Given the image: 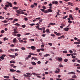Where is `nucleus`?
Listing matches in <instances>:
<instances>
[{"instance_id":"f257e3e1","label":"nucleus","mask_w":80,"mask_h":80,"mask_svg":"<svg viewBox=\"0 0 80 80\" xmlns=\"http://www.w3.org/2000/svg\"><path fill=\"white\" fill-rule=\"evenodd\" d=\"M21 9H19V10H17L16 12L18 13V14H24V12H23V10H22Z\"/></svg>"},{"instance_id":"f03ea898","label":"nucleus","mask_w":80,"mask_h":80,"mask_svg":"<svg viewBox=\"0 0 80 80\" xmlns=\"http://www.w3.org/2000/svg\"><path fill=\"white\" fill-rule=\"evenodd\" d=\"M55 59L58 60V62H62V60H63V59L61 57L59 58L58 57H56Z\"/></svg>"},{"instance_id":"7ed1b4c3","label":"nucleus","mask_w":80,"mask_h":80,"mask_svg":"<svg viewBox=\"0 0 80 80\" xmlns=\"http://www.w3.org/2000/svg\"><path fill=\"white\" fill-rule=\"evenodd\" d=\"M29 55H28V58H31V57H32V55H36L37 56V54H34L32 53H29Z\"/></svg>"},{"instance_id":"20e7f679","label":"nucleus","mask_w":80,"mask_h":80,"mask_svg":"<svg viewBox=\"0 0 80 80\" xmlns=\"http://www.w3.org/2000/svg\"><path fill=\"white\" fill-rule=\"evenodd\" d=\"M52 4H55V5H58V2L57 1H54L52 2Z\"/></svg>"},{"instance_id":"39448f33","label":"nucleus","mask_w":80,"mask_h":80,"mask_svg":"<svg viewBox=\"0 0 80 80\" xmlns=\"http://www.w3.org/2000/svg\"><path fill=\"white\" fill-rule=\"evenodd\" d=\"M5 7H4V8L5 10H7V8L9 7V6L8 5V4H6L5 5Z\"/></svg>"},{"instance_id":"423d86ee","label":"nucleus","mask_w":80,"mask_h":80,"mask_svg":"<svg viewBox=\"0 0 80 80\" xmlns=\"http://www.w3.org/2000/svg\"><path fill=\"white\" fill-rule=\"evenodd\" d=\"M7 3H8V5L9 6V7H13V6H12V3H9L8 2H6Z\"/></svg>"},{"instance_id":"0eeeda50","label":"nucleus","mask_w":80,"mask_h":80,"mask_svg":"<svg viewBox=\"0 0 80 80\" xmlns=\"http://www.w3.org/2000/svg\"><path fill=\"white\" fill-rule=\"evenodd\" d=\"M8 56L10 57H11V58H15V55H8Z\"/></svg>"},{"instance_id":"6e6552de","label":"nucleus","mask_w":80,"mask_h":80,"mask_svg":"<svg viewBox=\"0 0 80 80\" xmlns=\"http://www.w3.org/2000/svg\"><path fill=\"white\" fill-rule=\"evenodd\" d=\"M10 71L11 72H16V70H15L13 69H10Z\"/></svg>"},{"instance_id":"1a4fd4ad","label":"nucleus","mask_w":80,"mask_h":80,"mask_svg":"<svg viewBox=\"0 0 80 80\" xmlns=\"http://www.w3.org/2000/svg\"><path fill=\"white\" fill-rule=\"evenodd\" d=\"M31 49H32V50H35V48H36L35 46H31Z\"/></svg>"},{"instance_id":"9d476101","label":"nucleus","mask_w":80,"mask_h":80,"mask_svg":"<svg viewBox=\"0 0 80 80\" xmlns=\"http://www.w3.org/2000/svg\"><path fill=\"white\" fill-rule=\"evenodd\" d=\"M63 30H64V31H68L69 28H65L63 29Z\"/></svg>"},{"instance_id":"9b49d317","label":"nucleus","mask_w":80,"mask_h":80,"mask_svg":"<svg viewBox=\"0 0 80 80\" xmlns=\"http://www.w3.org/2000/svg\"><path fill=\"white\" fill-rule=\"evenodd\" d=\"M64 38V35H62L60 37H58V39H61V38Z\"/></svg>"},{"instance_id":"f8f14e48","label":"nucleus","mask_w":80,"mask_h":80,"mask_svg":"<svg viewBox=\"0 0 80 80\" xmlns=\"http://www.w3.org/2000/svg\"><path fill=\"white\" fill-rule=\"evenodd\" d=\"M31 64L32 65H36V63L34 62H32Z\"/></svg>"},{"instance_id":"ddd939ff","label":"nucleus","mask_w":80,"mask_h":80,"mask_svg":"<svg viewBox=\"0 0 80 80\" xmlns=\"http://www.w3.org/2000/svg\"><path fill=\"white\" fill-rule=\"evenodd\" d=\"M17 41V39H16V38H14L13 40V43H15V42H16Z\"/></svg>"},{"instance_id":"4468645a","label":"nucleus","mask_w":80,"mask_h":80,"mask_svg":"<svg viewBox=\"0 0 80 80\" xmlns=\"http://www.w3.org/2000/svg\"><path fill=\"white\" fill-rule=\"evenodd\" d=\"M4 78H10V77H9V76H4L3 77Z\"/></svg>"},{"instance_id":"2eb2a0df","label":"nucleus","mask_w":80,"mask_h":80,"mask_svg":"<svg viewBox=\"0 0 80 80\" xmlns=\"http://www.w3.org/2000/svg\"><path fill=\"white\" fill-rule=\"evenodd\" d=\"M48 12H52V9H49L48 10Z\"/></svg>"},{"instance_id":"dca6fc26","label":"nucleus","mask_w":80,"mask_h":80,"mask_svg":"<svg viewBox=\"0 0 80 80\" xmlns=\"http://www.w3.org/2000/svg\"><path fill=\"white\" fill-rule=\"evenodd\" d=\"M68 17V16H66L63 17L62 19L63 20H65V18H67Z\"/></svg>"},{"instance_id":"f3484780","label":"nucleus","mask_w":80,"mask_h":80,"mask_svg":"<svg viewBox=\"0 0 80 80\" xmlns=\"http://www.w3.org/2000/svg\"><path fill=\"white\" fill-rule=\"evenodd\" d=\"M72 78H77V76L76 75H74L72 77Z\"/></svg>"},{"instance_id":"a211bd4d","label":"nucleus","mask_w":80,"mask_h":80,"mask_svg":"<svg viewBox=\"0 0 80 80\" xmlns=\"http://www.w3.org/2000/svg\"><path fill=\"white\" fill-rule=\"evenodd\" d=\"M68 5H73V3H72V2H68Z\"/></svg>"},{"instance_id":"6ab92c4d","label":"nucleus","mask_w":80,"mask_h":80,"mask_svg":"<svg viewBox=\"0 0 80 80\" xmlns=\"http://www.w3.org/2000/svg\"><path fill=\"white\" fill-rule=\"evenodd\" d=\"M48 10H46L45 11H44V13H48Z\"/></svg>"},{"instance_id":"aec40b11","label":"nucleus","mask_w":80,"mask_h":80,"mask_svg":"<svg viewBox=\"0 0 80 80\" xmlns=\"http://www.w3.org/2000/svg\"><path fill=\"white\" fill-rule=\"evenodd\" d=\"M51 25H55V23H52L51 22L50 23Z\"/></svg>"},{"instance_id":"412c9836","label":"nucleus","mask_w":80,"mask_h":80,"mask_svg":"<svg viewBox=\"0 0 80 80\" xmlns=\"http://www.w3.org/2000/svg\"><path fill=\"white\" fill-rule=\"evenodd\" d=\"M12 8H13V9H15V10H17V9H18V8L17 7H14Z\"/></svg>"},{"instance_id":"4be33fe9","label":"nucleus","mask_w":80,"mask_h":80,"mask_svg":"<svg viewBox=\"0 0 80 80\" xmlns=\"http://www.w3.org/2000/svg\"><path fill=\"white\" fill-rule=\"evenodd\" d=\"M29 25H31V26H33V25H35V23H32L31 24H29Z\"/></svg>"},{"instance_id":"5701e85b","label":"nucleus","mask_w":80,"mask_h":80,"mask_svg":"<svg viewBox=\"0 0 80 80\" xmlns=\"http://www.w3.org/2000/svg\"><path fill=\"white\" fill-rule=\"evenodd\" d=\"M8 38H4L3 40L4 41H5V40H8Z\"/></svg>"},{"instance_id":"b1692460","label":"nucleus","mask_w":80,"mask_h":80,"mask_svg":"<svg viewBox=\"0 0 80 80\" xmlns=\"http://www.w3.org/2000/svg\"><path fill=\"white\" fill-rule=\"evenodd\" d=\"M48 56H50V54H47L45 55L44 56V57H48Z\"/></svg>"},{"instance_id":"393cba45","label":"nucleus","mask_w":80,"mask_h":80,"mask_svg":"<svg viewBox=\"0 0 80 80\" xmlns=\"http://www.w3.org/2000/svg\"><path fill=\"white\" fill-rule=\"evenodd\" d=\"M14 25H16V26H20V24L18 23H16L14 24Z\"/></svg>"},{"instance_id":"a878e982","label":"nucleus","mask_w":80,"mask_h":80,"mask_svg":"<svg viewBox=\"0 0 80 80\" xmlns=\"http://www.w3.org/2000/svg\"><path fill=\"white\" fill-rule=\"evenodd\" d=\"M21 36V35H20V34H18L17 35V37H20Z\"/></svg>"},{"instance_id":"bb28decb","label":"nucleus","mask_w":80,"mask_h":80,"mask_svg":"<svg viewBox=\"0 0 80 80\" xmlns=\"http://www.w3.org/2000/svg\"><path fill=\"white\" fill-rule=\"evenodd\" d=\"M45 49L43 48H41L37 49V50H44Z\"/></svg>"},{"instance_id":"cd10ccee","label":"nucleus","mask_w":80,"mask_h":80,"mask_svg":"<svg viewBox=\"0 0 80 80\" xmlns=\"http://www.w3.org/2000/svg\"><path fill=\"white\" fill-rule=\"evenodd\" d=\"M26 74H27V75H31V76L32 75V74H30V73H28V72L26 73Z\"/></svg>"},{"instance_id":"c85d7f7f","label":"nucleus","mask_w":80,"mask_h":80,"mask_svg":"<svg viewBox=\"0 0 80 80\" xmlns=\"http://www.w3.org/2000/svg\"><path fill=\"white\" fill-rule=\"evenodd\" d=\"M2 22L3 23H7V21L6 20H5L4 21H2Z\"/></svg>"},{"instance_id":"c756f323","label":"nucleus","mask_w":80,"mask_h":80,"mask_svg":"<svg viewBox=\"0 0 80 80\" xmlns=\"http://www.w3.org/2000/svg\"><path fill=\"white\" fill-rule=\"evenodd\" d=\"M38 30H41L42 31L43 30L42 28H38Z\"/></svg>"},{"instance_id":"7c9ffc66","label":"nucleus","mask_w":80,"mask_h":80,"mask_svg":"<svg viewBox=\"0 0 80 80\" xmlns=\"http://www.w3.org/2000/svg\"><path fill=\"white\" fill-rule=\"evenodd\" d=\"M25 27H26V25L25 24L22 25V28H25Z\"/></svg>"},{"instance_id":"2f4dec72","label":"nucleus","mask_w":80,"mask_h":80,"mask_svg":"<svg viewBox=\"0 0 80 80\" xmlns=\"http://www.w3.org/2000/svg\"><path fill=\"white\" fill-rule=\"evenodd\" d=\"M0 58L1 59H2V60H4V58L2 56H1L0 57Z\"/></svg>"},{"instance_id":"473e14b6","label":"nucleus","mask_w":80,"mask_h":80,"mask_svg":"<svg viewBox=\"0 0 80 80\" xmlns=\"http://www.w3.org/2000/svg\"><path fill=\"white\" fill-rule=\"evenodd\" d=\"M69 18H72L73 17L71 14L69 15Z\"/></svg>"},{"instance_id":"72a5a7b5","label":"nucleus","mask_w":80,"mask_h":80,"mask_svg":"<svg viewBox=\"0 0 80 80\" xmlns=\"http://www.w3.org/2000/svg\"><path fill=\"white\" fill-rule=\"evenodd\" d=\"M59 72H60V71H58L57 70H56L55 71V73H59Z\"/></svg>"},{"instance_id":"f704fd0d","label":"nucleus","mask_w":80,"mask_h":80,"mask_svg":"<svg viewBox=\"0 0 80 80\" xmlns=\"http://www.w3.org/2000/svg\"><path fill=\"white\" fill-rule=\"evenodd\" d=\"M64 62H68V59H64Z\"/></svg>"},{"instance_id":"c9c22d12","label":"nucleus","mask_w":80,"mask_h":80,"mask_svg":"<svg viewBox=\"0 0 80 80\" xmlns=\"http://www.w3.org/2000/svg\"><path fill=\"white\" fill-rule=\"evenodd\" d=\"M71 74H73V75H75V72H71Z\"/></svg>"},{"instance_id":"e433bc0d","label":"nucleus","mask_w":80,"mask_h":80,"mask_svg":"<svg viewBox=\"0 0 80 80\" xmlns=\"http://www.w3.org/2000/svg\"><path fill=\"white\" fill-rule=\"evenodd\" d=\"M24 20L25 21H27V20H28V19L27 18H24Z\"/></svg>"},{"instance_id":"4c0bfd02","label":"nucleus","mask_w":80,"mask_h":80,"mask_svg":"<svg viewBox=\"0 0 80 80\" xmlns=\"http://www.w3.org/2000/svg\"><path fill=\"white\" fill-rule=\"evenodd\" d=\"M56 35H58V36H59L61 35V33H57L56 34Z\"/></svg>"},{"instance_id":"58836bf2","label":"nucleus","mask_w":80,"mask_h":80,"mask_svg":"<svg viewBox=\"0 0 80 80\" xmlns=\"http://www.w3.org/2000/svg\"><path fill=\"white\" fill-rule=\"evenodd\" d=\"M23 76L24 77H29V76H28L26 74H24Z\"/></svg>"},{"instance_id":"ea45409f","label":"nucleus","mask_w":80,"mask_h":80,"mask_svg":"<svg viewBox=\"0 0 80 80\" xmlns=\"http://www.w3.org/2000/svg\"><path fill=\"white\" fill-rule=\"evenodd\" d=\"M31 8H33L35 7V6H34V5H32L31 6Z\"/></svg>"},{"instance_id":"a19ab883","label":"nucleus","mask_w":80,"mask_h":80,"mask_svg":"<svg viewBox=\"0 0 80 80\" xmlns=\"http://www.w3.org/2000/svg\"><path fill=\"white\" fill-rule=\"evenodd\" d=\"M40 9L41 11H42L43 12L45 11V10H44V9Z\"/></svg>"},{"instance_id":"79ce46f5","label":"nucleus","mask_w":80,"mask_h":80,"mask_svg":"<svg viewBox=\"0 0 80 80\" xmlns=\"http://www.w3.org/2000/svg\"><path fill=\"white\" fill-rule=\"evenodd\" d=\"M59 67H63V65H62V64H60V65H59Z\"/></svg>"},{"instance_id":"37998d69","label":"nucleus","mask_w":80,"mask_h":80,"mask_svg":"<svg viewBox=\"0 0 80 80\" xmlns=\"http://www.w3.org/2000/svg\"><path fill=\"white\" fill-rule=\"evenodd\" d=\"M16 72H17V73H21V71H19V70H17L16 71Z\"/></svg>"},{"instance_id":"c03bdc74","label":"nucleus","mask_w":80,"mask_h":80,"mask_svg":"<svg viewBox=\"0 0 80 80\" xmlns=\"http://www.w3.org/2000/svg\"><path fill=\"white\" fill-rule=\"evenodd\" d=\"M37 63L38 64H40V63H41V62H40V61H38V62Z\"/></svg>"},{"instance_id":"a18cd8bd","label":"nucleus","mask_w":80,"mask_h":80,"mask_svg":"<svg viewBox=\"0 0 80 80\" xmlns=\"http://www.w3.org/2000/svg\"><path fill=\"white\" fill-rule=\"evenodd\" d=\"M22 50H25V48H21Z\"/></svg>"},{"instance_id":"49530a36","label":"nucleus","mask_w":80,"mask_h":80,"mask_svg":"<svg viewBox=\"0 0 80 80\" xmlns=\"http://www.w3.org/2000/svg\"><path fill=\"white\" fill-rule=\"evenodd\" d=\"M4 32H5V31L4 30H2V31H1V33H4Z\"/></svg>"},{"instance_id":"de8ad7c7","label":"nucleus","mask_w":80,"mask_h":80,"mask_svg":"<svg viewBox=\"0 0 80 80\" xmlns=\"http://www.w3.org/2000/svg\"><path fill=\"white\" fill-rule=\"evenodd\" d=\"M48 45H50V46H52V43H48Z\"/></svg>"},{"instance_id":"09e8293b","label":"nucleus","mask_w":80,"mask_h":80,"mask_svg":"<svg viewBox=\"0 0 80 80\" xmlns=\"http://www.w3.org/2000/svg\"><path fill=\"white\" fill-rule=\"evenodd\" d=\"M68 23H72V21L69 20L68 21Z\"/></svg>"},{"instance_id":"8fccbe9b","label":"nucleus","mask_w":80,"mask_h":80,"mask_svg":"<svg viewBox=\"0 0 80 80\" xmlns=\"http://www.w3.org/2000/svg\"><path fill=\"white\" fill-rule=\"evenodd\" d=\"M13 33H18V32L17 31H14Z\"/></svg>"},{"instance_id":"3c124183","label":"nucleus","mask_w":80,"mask_h":80,"mask_svg":"<svg viewBox=\"0 0 80 80\" xmlns=\"http://www.w3.org/2000/svg\"><path fill=\"white\" fill-rule=\"evenodd\" d=\"M48 5H49V6H50V7H51V6H52V4L50 3L48 4Z\"/></svg>"},{"instance_id":"603ef678","label":"nucleus","mask_w":80,"mask_h":80,"mask_svg":"<svg viewBox=\"0 0 80 80\" xmlns=\"http://www.w3.org/2000/svg\"><path fill=\"white\" fill-rule=\"evenodd\" d=\"M40 18H36V20H40Z\"/></svg>"},{"instance_id":"864d4df0","label":"nucleus","mask_w":80,"mask_h":80,"mask_svg":"<svg viewBox=\"0 0 80 80\" xmlns=\"http://www.w3.org/2000/svg\"><path fill=\"white\" fill-rule=\"evenodd\" d=\"M63 53H67V52L64 51H63Z\"/></svg>"},{"instance_id":"5fc2aeb1","label":"nucleus","mask_w":80,"mask_h":80,"mask_svg":"<svg viewBox=\"0 0 80 80\" xmlns=\"http://www.w3.org/2000/svg\"><path fill=\"white\" fill-rule=\"evenodd\" d=\"M35 75H36V76H38V75H40V74H37V73H35Z\"/></svg>"},{"instance_id":"6e6d98bb","label":"nucleus","mask_w":80,"mask_h":80,"mask_svg":"<svg viewBox=\"0 0 80 80\" xmlns=\"http://www.w3.org/2000/svg\"><path fill=\"white\" fill-rule=\"evenodd\" d=\"M45 35H46V34H42V37H45Z\"/></svg>"},{"instance_id":"4d7b16f0","label":"nucleus","mask_w":80,"mask_h":80,"mask_svg":"<svg viewBox=\"0 0 80 80\" xmlns=\"http://www.w3.org/2000/svg\"><path fill=\"white\" fill-rule=\"evenodd\" d=\"M2 56L3 57H6V55L5 54H3V55H2Z\"/></svg>"},{"instance_id":"13d9d810","label":"nucleus","mask_w":80,"mask_h":80,"mask_svg":"<svg viewBox=\"0 0 80 80\" xmlns=\"http://www.w3.org/2000/svg\"><path fill=\"white\" fill-rule=\"evenodd\" d=\"M75 66H77V67H78V66L80 67V65L79 64H78L76 65Z\"/></svg>"},{"instance_id":"bf43d9fd","label":"nucleus","mask_w":80,"mask_h":80,"mask_svg":"<svg viewBox=\"0 0 80 80\" xmlns=\"http://www.w3.org/2000/svg\"><path fill=\"white\" fill-rule=\"evenodd\" d=\"M61 25L63 27H65V25L63 23L61 24Z\"/></svg>"},{"instance_id":"052dcab7","label":"nucleus","mask_w":80,"mask_h":80,"mask_svg":"<svg viewBox=\"0 0 80 80\" xmlns=\"http://www.w3.org/2000/svg\"><path fill=\"white\" fill-rule=\"evenodd\" d=\"M76 57L75 56H72V58H75Z\"/></svg>"},{"instance_id":"680f3d73","label":"nucleus","mask_w":80,"mask_h":80,"mask_svg":"<svg viewBox=\"0 0 80 80\" xmlns=\"http://www.w3.org/2000/svg\"><path fill=\"white\" fill-rule=\"evenodd\" d=\"M51 35L52 37H55V35L54 34H51Z\"/></svg>"},{"instance_id":"e2e57ef3","label":"nucleus","mask_w":80,"mask_h":80,"mask_svg":"<svg viewBox=\"0 0 80 80\" xmlns=\"http://www.w3.org/2000/svg\"><path fill=\"white\" fill-rule=\"evenodd\" d=\"M56 80H62V79H60V78H57L56 79Z\"/></svg>"},{"instance_id":"0e129e2a","label":"nucleus","mask_w":80,"mask_h":80,"mask_svg":"<svg viewBox=\"0 0 80 80\" xmlns=\"http://www.w3.org/2000/svg\"><path fill=\"white\" fill-rule=\"evenodd\" d=\"M28 58H28V57H26L25 58V59L26 60H28Z\"/></svg>"},{"instance_id":"69168bd1","label":"nucleus","mask_w":80,"mask_h":80,"mask_svg":"<svg viewBox=\"0 0 80 80\" xmlns=\"http://www.w3.org/2000/svg\"><path fill=\"white\" fill-rule=\"evenodd\" d=\"M43 33H45V32H46V31H44V29H43Z\"/></svg>"},{"instance_id":"338daca9","label":"nucleus","mask_w":80,"mask_h":80,"mask_svg":"<svg viewBox=\"0 0 80 80\" xmlns=\"http://www.w3.org/2000/svg\"><path fill=\"white\" fill-rule=\"evenodd\" d=\"M19 42H21L22 43V42H23V40H19Z\"/></svg>"},{"instance_id":"774afa93","label":"nucleus","mask_w":80,"mask_h":80,"mask_svg":"<svg viewBox=\"0 0 80 80\" xmlns=\"http://www.w3.org/2000/svg\"><path fill=\"white\" fill-rule=\"evenodd\" d=\"M69 80H74V79H72V78H69L68 79Z\"/></svg>"}]
</instances>
